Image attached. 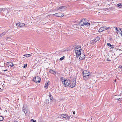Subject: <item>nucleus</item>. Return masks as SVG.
I'll use <instances>...</instances> for the list:
<instances>
[{
	"instance_id": "1a4fd4ad",
	"label": "nucleus",
	"mask_w": 122,
	"mask_h": 122,
	"mask_svg": "<svg viewBox=\"0 0 122 122\" xmlns=\"http://www.w3.org/2000/svg\"><path fill=\"white\" fill-rule=\"evenodd\" d=\"M41 80V78L38 76L36 77L33 80V81L37 83H39Z\"/></svg>"
},
{
	"instance_id": "ea45409f",
	"label": "nucleus",
	"mask_w": 122,
	"mask_h": 122,
	"mask_svg": "<svg viewBox=\"0 0 122 122\" xmlns=\"http://www.w3.org/2000/svg\"><path fill=\"white\" fill-rule=\"evenodd\" d=\"M1 35H0V38L1 37H1Z\"/></svg>"
},
{
	"instance_id": "f704fd0d",
	"label": "nucleus",
	"mask_w": 122,
	"mask_h": 122,
	"mask_svg": "<svg viewBox=\"0 0 122 122\" xmlns=\"http://www.w3.org/2000/svg\"><path fill=\"white\" fill-rule=\"evenodd\" d=\"M4 33H2L1 34H0V35H1V37H2V36L4 35Z\"/></svg>"
},
{
	"instance_id": "4468645a",
	"label": "nucleus",
	"mask_w": 122,
	"mask_h": 122,
	"mask_svg": "<svg viewBox=\"0 0 122 122\" xmlns=\"http://www.w3.org/2000/svg\"><path fill=\"white\" fill-rule=\"evenodd\" d=\"M100 38L99 37H97L95 38L93 41V42H96L98 41L100 39Z\"/></svg>"
},
{
	"instance_id": "9b49d317",
	"label": "nucleus",
	"mask_w": 122,
	"mask_h": 122,
	"mask_svg": "<svg viewBox=\"0 0 122 122\" xmlns=\"http://www.w3.org/2000/svg\"><path fill=\"white\" fill-rule=\"evenodd\" d=\"M83 56H81V55H80V54H79V57H77V58H79L81 60H82L83 59H84L85 58V55H84V54H82Z\"/></svg>"
},
{
	"instance_id": "c03bdc74",
	"label": "nucleus",
	"mask_w": 122,
	"mask_h": 122,
	"mask_svg": "<svg viewBox=\"0 0 122 122\" xmlns=\"http://www.w3.org/2000/svg\"><path fill=\"white\" fill-rule=\"evenodd\" d=\"M1 109V108L0 107V110Z\"/></svg>"
},
{
	"instance_id": "37998d69",
	"label": "nucleus",
	"mask_w": 122,
	"mask_h": 122,
	"mask_svg": "<svg viewBox=\"0 0 122 122\" xmlns=\"http://www.w3.org/2000/svg\"><path fill=\"white\" fill-rule=\"evenodd\" d=\"M14 122H17V121H15Z\"/></svg>"
},
{
	"instance_id": "473e14b6",
	"label": "nucleus",
	"mask_w": 122,
	"mask_h": 122,
	"mask_svg": "<svg viewBox=\"0 0 122 122\" xmlns=\"http://www.w3.org/2000/svg\"><path fill=\"white\" fill-rule=\"evenodd\" d=\"M61 81L62 82H63V81L64 82V81H63L64 79L63 78H61Z\"/></svg>"
},
{
	"instance_id": "f03ea898",
	"label": "nucleus",
	"mask_w": 122,
	"mask_h": 122,
	"mask_svg": "<svg viewBox=\"0 0 122 122\" xmlns=\"http://www.w3.org/2000/svg\"><path fill=\"white\" fill-rule=\"evenodd\" d=\"M88 22V20L83 19L80 21L78 24L80 26H83L86 25L88 26H89L90 24Z\"/></svg>"
},
{
	"instance_id": "6ab92c4d",
	"label": "nucleus",
	"mask_w": 122,
	"mask_h": 122,
	"mask_svg": "<svg viewBox=\"0 0 122 122\" xmlns=\"http://www.w3.org/2000/svg\"><path fill=\"white\" fill-rule=\"evenodd\" d=\"M9 63L8 64H9V66H10L12 67L13 66V63H12V62H8Z\"/></svg>"
},
{
	"instance_id": "7ed1b4c3",
	"label": "nucleus",
	"mask_w": 122,
	"mask_h": 122,
	"mask_svg": "<svg viewBox=\"0 0 122 122\" xmlns=\"http://www.w3.org/2000/svg\"><path fill=\"white\" fill-rule=\"evenodd\" d=\"M75 52L76 54V57H79V54L81 55V46L78 45L76 46L75 48Z\"/></svg>"
},
{
	"instance_id": "412c9836",
	"label": "nucleus",
	"mask_w": 122,
	"mask_h": 122,
	"mask_svg": "<svg viewBox=\"0 0 122 122\" xmlns=\"http://www.w3.org/2000/svg\"><path fill=\"white\" fill-rule=\"evenodd\" d=\"M115 28L116 29V33L118 34V33H119V31L118 30V29L117 28V27H115Z\"/></svg>"
},
{
	"instance_id": "c9c22d12",
	"label": "nucleus",
	"mask_w": 122,
	"mask_h": 122,
	"mask_svg": "<svg viewBox=\"0 0 122 122\" xmlns=\"http://www.w3.org/2000/svg\"><path fill=\"white\" fill-rule=\"evenodd\" d=\"M7 71V69L4 70H3V71H4V72L6 71Z\"/></svg>"
},
{
	"instance_id": "aec40b11",
	"label": "nucleus",
	"mask_w": 122,
	"mask_h": 122,
	"mask_svg": "<svg viewBox=\"0 0 122 122\" xmlns=\"http://www.w3.org/2000/svg\"><path fill=\"white\" fill-rule=\"evenodd\" d=\"M46 84H45V86H44V87H45L46 88H47L48 87V85H49V82H47V83L46 84Z\"/></svg>"
},
{
	"instance_id": "ddd939ff",
	"label": "nucleus",
	"mask_w": 122,
	"mask_h": 122,
	"mask_svg": "<svg viewBox=\"0 0 122 122\" xmlns=\"http://www.w3.org/2000/svg\"><path fill=\"white\" fill-rule=\"evenodd\" d=\"M64 16L61 13H58V17H61Z\"/></svg>"
},
{
	"instance_id": "a211bd4d",
	"label": "nucleus",
	"mask_w": 122,
	"mask_h": 122,
	"mask_svg": "<svg viewBox=\"0 0 122 122\" xmlns=\"http://www.w3.org/2000/svg\"><path fill=\"white\" fill-rule=\"evenodd\" d=\"M49 97H50V99L51 100H52L53 98V97L52 95L50 93H49Z\"/></svg>"
},
{
	"instance_id": "c756f323",
	"label": "nucleus",
	"mask_w": 122,
	"mask_h": 122,
	"mask_svg": "<svg viewBox=\"0 0 122 122\" xmlns=\"http://www.w3.org/2000/svg\"><path fill=\"white\" fill-rule=\"evenodd\" d=\"M53 15H54V16L58 17V13H56V14H54Z\"/></svg>"
},
{
	"instance_id": "dca6fc26",
	"label": "nucleus",
	"mask_w": 122,
	"mask_h": 122,
	"mask_svg": "<svg viewBox=\"0 0 122 122\" xmlns=\"http://www.w3.org/2000/svg\"><path fill=\"white\" fill-rule=\"evenodd\" d=\"M107 45L108 46L111 47L112 48H114L113 45H111L109 43H107Z\"/></svg>"
},
{
	"instance_id": "9d476101",
	"label": "nucleus",
	"mask_w": 122,
	"mask_h": 122,
	"mask_svg": "<svg viewBox=\"0 0 122 122\" xmlns=\"http://www.w3.org/2000/svg\"><path fill=\"white\" fill-rule=\"evenodd\" d=\"M62 117L64 118H65L66 119H68L70 118V117L68 116L66 114H62L61 115Z\"/></svg>"
},
{
	"instance_id": "2eb2a0df",
	"label": "nucleus",
	"mask_w": 122,
	"mask_h": 122,
	"mask_svg": "<svg viewBox=\"0 0 122 122\" xmlns=\"http://www.w3.org/2000/svg\"><path fill=\"white\" fill-rule=\"evenodd\" d=\"M117 6L120 8H122V4L119 3L117 5Z\"/></svg>"
},
{
	"instance_id": "5701e85b",
	"label": "nucleus",
	"mask_w": 122,
	"mask_h": 122,
	"mask_svg": "<svg viewBox=\"0 0 122 122\" xmlns=\"http://www.w3.org/2000/svg\"><path fill=\"white\" fill-rule=\"evenodd\" d=\"M119 30L121 32V33L120 32H119V33L121 34V35L122 36V28H119Z\"/></svg>"
},
{
	"instance_id": "cd10ccee",
	"label": "nucleus",
	"mask_w": 122,
	"mask_h": 122,
	"mask_svg": "<svg viewBox=\"0 0 122 122\" xmlns=\"http://www.w3.org/2000/svg\"><path fill=\"white\" fill-rule=\"evenodd\" d=\"M64 57H65L64 56H63V57H61V58H60V61H61V60H62L64 59Z\"/></svg>"
},
{
	"instance_id": "79ce46f5",
	"label": "nucleus",
	"mask_w": 122,
	"mask_h": 122,
	"mask_svg": "<svg viewBox=\"0 0 122 122\" xmlns=\"http://www.w3.org/2000/svg\"><path fill=\"white\" fill-rule=\"evenodd\" d=\"M116 79H115V81H114V82H116Z\"/></svg>"
},
{
	"instance_id": "0eeeda50",
	"label": "nucleus",
	"mask_w": 122,
	"mask_h": 122,
	"mask_svg": "<svg viewBox=\"0 0 122 122\" xmlns=\"http://www.w3.org/2000/svg\"><path fill=\"white\" fill-rule=\"evenodd\" d=\"M22 110L25 114H26L27 113L28 111V107L26 105L24 104L22 107Z\"/></svg>"
},
{
	"instance_id": "423d86ee",
	"label": "nucleus",
	"mask_w": 122,
	"mask_h": 122,
	"mask_svg": "<svg viewBox=\"0 0 122 122\" xmlns=\"http://www.w3.org/2000/svg\"><path fill=\"white\" fill-rule=\"evenodd\" d=\"M76 79L74 78L73 81H72L70 83V86L71 88H73L76 85Z\"/></svg>"
},
{
	"instance_id": "f257e3e1",
	"label": "nucleus",
	"mask_w": 122,
	"mask_h": 122,
	"mask_svg": "<svg viewBox=\"0 0 122 122\" xmlns=\"http://www.w3.org/2000/svg\"><path fill=\"white\" fill-rule=\"evenodd\" d=\"M82 73L83 79L85 80H87L89 77L91 76L90 74V73L88 71L85 70L84 71L82 72Z\"/></svg>"
},
{
	"instance_id": "4be33fe9",
	"label": "nucleus",
	"mask_w": 122,
	"mask_h": 122,
	"mask_svg": "<svg viewBox=\"0 0 122 122\" xmlns=\"http://www.w3.org/2000/svg\"><path fill=\"white\" fill-rule=\"evenodd\" d=\"M7 10V9L6 8H0V11H5Z\"/></svg>"
},
{
	"instance_id": "4c0bfd02",
	"label": "nucleus",
	"mask_w": 122,
	"mask_h": 122,
	"mask_svg": "<svg viewBox=\"0 0 122 122\" xmlns=\"http://www.w3.org/2000/svg\"><path fill=\"white\" fill-rule=\"evenodd\" d=\"M73 114H75V112H74V111L73 112Z\"/></svg>"
},
{
	"instance_id": "72a5a7b5",
	"label": "nucleus",
	"mask_w": 122,
	"mask_h": 122,
	"mask_svg": "<svg viewBox=\"0 0 122 122\" xmlns=\"http://www.w3.org/2000/svg\"><path fill=\"white\" fill-rule=\"evenodd\" d=\"M33 121V122H36V120H34L33 119H32L31 120V121Z\"/></svg>"
},
{
	"instance_id": "f8f14e48",
	"label": "nucleus",
	"mask_w": 122,
	"mask_h": 122,
	"mask_svg": "<svg viewBox=\"0 0 122 122\" xmlns=\"http://www.w3.org/2000/svg\"><path fill=\"white\" fill-rule=\"evenodd\" d=\"M31 56V55L29 54H25L23 56L25 57H23V58H25V57H30Z\"/></svg>"
},
{
	"instance_id": "c85d7f7f",
	"label": "nucleus",
	"mask_w": 122,
	"mask_h": 122,
	"mask_svg": "<svg viewBox=\"0 0 122 122\" xmlns=\"http://www.w3.org/2000/svg\"><path fill=\"white\" fill-rule=\"evenodd\" d=\"M10 38V37H7L6 38V40H7L8 41H10V40H9V38Z\"/></svg>"
},
{
	"instance_id": "2f4dec72",
	"label": "nucleus",
	"mask_w": 122,
	"mask_h": 122,
	"mask_svg": "<svg viewBox=\"0 0 122 122\" xmlns=\"http://www.w3.org/2000/svg\"><path fill=\"white\" fill-rule=\"evenodd\" d=\"M46 103H49V100L48 99H46Z\"/></svg>"
},
{
	"instance_id": "58836bf2",
	"label": "nucleus",
	"mask_w": 122,
	"mask_h": 122,
	"mask_svg": "<svg viewBox=\"0 0 122 122\" xmlns=\"http://www.w3.org/2000/svg\"><path fill=\"white\" fill-rule=\"evenodd\" d=\"M9 40H11V38H10H10H9Z\"/></svg>"
},
{
	"instance_id": "39448f33",
	"label": "nucleus",
	"mask_w": 122,
	"mask_h": 122,
	"mask_svg": "<svg viewBox=\"0 0 122 122\" xmlns=\"http://www.w3.org/2000/svg\"><path fill=\"white\" fill-rule=\"evenodd\" d=\"M66 7L65 6H60L58 8H56L55 10V11L60 10L61 12H63L65 10Z\"/></svg>"
},
{
	"instance_id": "6e6552de",
	"label": "nucleus",
	"mask_w": 122,
	"mask_h": 122,
	"mask_svg": "<svg viewBox=\"0 0 122 122\" xmlns=\"http://www.w3.org/2000/svg\"><path fill=\"white\" fill-rule=\"evenodd\" d=\"M70 81L67 80H64V85L65 87H67L70 85Z\"/></svg>"
},
{
	"instance_id": "b1692460",
	"label": "nucleus",
	"mask_w": 122,
	"mask_h": 122,
	"mask_svg": "<svg viewBox=\"0 0 122 122\" xmlns=\"http://www.w3.org/2000/svg\"><path fill=\"white\" fill-rule=\"evenodd\" d=\"M20 27H22L24 26L25 25V24L23 23H20Z\"/></svg>"
},
{
	"instance_id": "a18cd8bd",
	"label": "nucleus",
	"mask_w": 122,
	"mask_h": 122,
	"mask_svg": "<svg viewBox=\"0 0 122 122\" xmlns=\"http://www.w3.org/2000/svg\"><path fill=\"white\" fill-rule=\"evenodd\" d=\"M92 118H91V120H92Z\"/></svg>"
},
{
	"instance_id": "bb28decb",
	"label": "nucleus",
	"mask_w": 122,
	"mask_h": 122,
	"mask_svg": "<svg viewBox=\"0 0 122 122\" xmlns=\"http://www.w3.org/2000/svg\"><path fill=\"white\" fill-rule=\"evenodd\" d=\"M16 25L18 27H20V23H17L16 24Z\"/></svg>"
},
{
	"instance_id": "393cba45",
	"label": "nucleus",
	"mask_w": 122,
	"mask_h": 122,
	"mask_svg": "<svg viewBox=\"0 0 122 122\" xmlns=\"http://www.w3.org/2000/svg\"><path fill=\"white\" fill-rule=\"evenodd\" d=\"M3 119L4 118L3 117L0 116V121H2Z\"/></svg>"
},
{
	"instance_id": "a19ab883",
	"label": "nucleus",
	"mask_w": 122,
	"mask_h": 122,
	"mask_svg": "<svg viewBox=\"0 0 122 122\" xmlns=\"http://www.w3.org/2000/svg\"><path fill=\"white\" fill-rule=\"evenodd\" d=\"M81 56H83V55H82V54H81Z\"/></svg>"
},
{
	"instance_id": "20e7f679",
	"label": "nucleus",
	"mask_w": 122,
	"mask_h": 122,
	"mask_svg": "<svg viewBox=\"0 0 122 122\" xmlns=\"http://www.w3.org/2000/svg\"><path fill=\"white\" fill-rule=\"evenodd\" d=\"M110 28L109 27H107L106 26H104L102 27H101L99 30L98 32H102L105 30H108Z\"/></svg>"
},
{
	"instance_id": "f3484780",
	"label": "nucleus",
	"mask_w": 122,
	"mask_h": 122,
	"mask_svg": "<svg viewBox=\"0 0 122 122\" xmlns=\"http://www.w3.org/2000/svg\"><path fill=\"white\" fill-rule=\"evenodd\" d=\"M49 72L52 74L56 73L53 70L50 69L49 71Z\"/></svg>"
},
{
	"instance_id": "7c9ffc66",
	"label": "nucleus",
	"mask_w": 122,
	"mask_h": 122,
	"mask_svg": "<svg viewBox=\"0 0 122 122\" xmlns=\"http://www.w3.org/2000/svg\"><path fill=\"white\" fill-rule=\"evenodd\" d=\"M27 66V64H26L24 66H23V68H25V67H26Z\"/></svg>"
},
{
	"instance_id": "e433bc0d",
	"label": "nucleus",
	"mask_w": 122,
	"mask_h": 122,
	"mask_svg": "<svg viewBox=\"0 0 122 122\" xmlns=\"http://www.w3.org/2000/svg\"><path fill=\"white\" fill-rule=\"evenodd\" d=\"M107 61H110V60H109V59L108 58L107 59Z\"/></svg>"
},
{
	"instance_id": "a878e982",
	"label": "nucleus",
	"mask_w": 122,
	"mask_h": 122,
	"mask_svg": "<svg viewBox=\"0 0 122 122\" xmlns=\"http://www.w3.org/2000/svg\"><path fill=\"white\" fill-rule=\"evenodd\" d=\"M122 66H119V67L118 68H119V71H121L122 70Z\"/></svg>"
}]
</instances>
